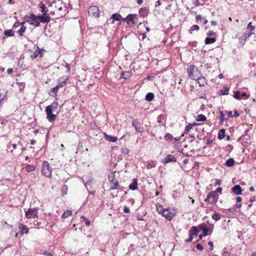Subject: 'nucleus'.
Wrapping results in <instances>:
<instances>
[{
	"mask_svg": "<svg viewBox=\"0 0 256 256\" xmlns=\"http://www.w3.org/2000/svg\"><path fill=\"white\" fill-rule=\"evenodd\" d=\"M222 188L218 187L215 190L212 191L207 196L206 198H205L204 201L208 202L210 204H216L218 200L220 194H222Z\"/></svg>",
	"mask_w": 256,
	"mask_h": 256,
	"instance_id": "2",
	"label": "nucleus"
},
{
	"mask_svg": "<svg viewBox=\"0 0 256 256\" xmlns=\"http://www.w3.org/2000/svg\"><path fill=\"white\" fill-rule=\"evenodd\" d=\"M247 29L250 32H252L255 29V27L252 26V22H250L248 25Z\"/></svg>",
	"mask_w": 256,
	"mask_h": 256,
	"instance_id": "47",
	"label": "nucleus"
},
{
	"mask_svg": "<svg viewBox=\"0 0 256 256\" xmlns=\"http://www.w3.org/2000/svg\"><path fill=\"white\" fill-rule=\"evenodd\" d=\"M68 80V78L66 76H64L58 79V86L62 88L66 85V82Z\"/></svg>",
	"mask_w": 256,
	"mask_h": 256,
	"instance_id": "13",
	"label": "nucleus"
},
{
	"mask_svg": "<svg viewBox=\"0 0 256 256\" xmlns=\"http://www.w3.org/2000/svg\"><path fill=\"white\" fill-rule=\"evenodd\" d=\"M188 77L192 80H196L201 74L200 71L194 64L189 65L186 69Z\"/></svg>",
	"mask_w": 256,
	"mask_h": 256,
	"instance_id": "3",
	"label": "nucleus"
},
{
	"mask_svg": "<svg viewBox=\"0 0 256 256\" xmlns=\"http://www.w3.org/2000/svg\"><path fill=\"white\" fill-rule=\"evenodd\" d=\"M196 248L198 250H202L204 249L203 246L200 244H197L196 246Z\"/></svg>",
	"mask_w": 256,
	"mask_h": 256,
	"instance_id": "59",
	"label": "nucleus"
},
{
	"mask_svg": "<svg viewBox=\"0 0 256 256\" xmlns=\"http://www.w3.org/2000/svg\"><path fill=\"white\" fill-rule=\"evenodd\" d=\"M156 206L158 212L162 216L166 208H164L162 205L160 204H156Z\"/></svg>",
	"mask_w": 256,
	"mask_h": 256,
	"instance_id": "29",
	"label": "nucleus"
},
{
	"mask_svg": "<svg viewBox=\"0 0 256 256\" xmlns=\"http://www.w3.org/2000/svg\"><path fill=\"white\" fill-rule=\"evenodd\" d=\"M108 180L110 184V190L120 188L119 182L116 178L115 172H110L108 174Z\"/></svg>",
	"mask_w": 256,
	"mask_h": 256,
	"instance_id": "5",
	"label": "nucleus"
},
{
	"mask_svg": "<svg viewBox=\"0 0 256 256\" xmlns=\"http://www.w3.org/2000/svg\"><path fill=\"white\" fill-rule=\"evenodd\" d=\"M72 215V212L70 210H66L65 211L62 216V218H66Z\"/></svg>",
	"mask_w": 256,
	"mask_h": 256,
	"instance_id": "33",
	"label": "nucleus"
},
{
	"mask_svg": "<svg viewBox=\"0 0 256 256\" xmlns=\"http://www.w3.org/2000/svg\"><path fill=\"white\" fill-rule=\"evenodd\" d=\"M65 67L66 68L68 72H70V64L66 62L65 64Z\"/></svg>",
	"mask_w": 256,
	"mask_h": 256,
	"instance_id": "58",
	"label": "nucleus"
},
{
	"mask_svg": "<svg viewBox=\"0 0 256 256\" xmlns=\"http://www.w3.org/2000/svg\"><path fill=\"white\" fill-rule=\"evenodd\" d=\"M176 158H174L173 155L168 154H167L166 156L163 160L162 162L164 164H166L170 162H176Z\"/></svg>",
	"mask_w": 256,
	"mask_h": 256,
	"instance_id": "17",
	"label": "nucleus"
},
{
	"mask_svg": "<svg viewBox=\"0 0 256 256\" xmlns=\"http://www.w3.org/2000/svg\"><path fill=\"white\" fill-rule=\"evenodd\" d=\"M12 149L10 150V152H11L12 154V152H13V150H16V148L17 145H16V144H12Z\"/></svg>",
	"mask_w": 256,
	"mask_h": 256,
	"instance_id": "61",
	"label": "nucleus"
},
{
	"mask_svg": "<svg viewBox=\"0 0 256 256\" xmlns=\"http://www.w3.org/2000/svg\"><path fill=\"white\" fill-rule=\"evenodd\" d=\"M164 139L166 140V141H170V142H172V141L174 140L177 141V140H180V138H174V136H172V134H170V133H167L165 134L164 136Z\"/></svg>",
	"mask_w": 256,
	"mask_h": 256,
	"instance_id": "23",
	"label": "nucleus"
},
{
	"mask_svg": "<svg viewBox=\"0 0 256 256\" xmlns=\"http://www.w3.org/2000/svg\"><path fill=\"white\" fill-rule=\"evenodd\" d=\"M26 30V27L25 26H21L20 30L18 31V34L20 36H24V33L25 32Z\"/></svg>",
	"mask_w": 256,
	"mask_h": 256,
	"instance_id": "36",
	"label": "nucleus"
},
{
	"mask_svg": "<svg viewBox=\"0 0 256 256\" xmlns=\"http://www.w3.org/2000/svg\"><path fill=\"white\" fill-rule=\"evenodd\" d=\"M38 54L40 58H42L44 56V52H46L44 48H40L38 49Z\"/></svg>",
	"mask_w": 256,
	"mask_h": 256,
	"instance_id": "49",
	"label": "nucleus"
},
{
	"mask_svg": "<svg viewBox=\"0 0 256 256\" xmlns=\"http://www.w3.org/2000/svg\"><path fill=\"white\" fill-rule=\"evenodd\" d=\"M25 169L28 172H33L36 170V166L33 164H28L26 166Z\"/></svg>",
	"mask_w": 256,
	"mask_h": 256,
	"instance_id": "25",
	"label": "nucleus"
},
{
	"mask_svg": "<svg viewBox=\"0 0 256 256\" xmlns=\"http://www.w3.org/2000/svg\"><path fill=\"white\" fill-rule=\"evenodd\" d=\"M227 114L228 115L229 118L233 117L232 112V111H228L226 112Z\"/></svg>",
	"mask_w": 256,
	"mask_h": 256,
	"instance_id": "63",
	"label": "nucleus"
},
{
	"mask_svg": "<svg viewBox=\"0 0 256 256\" xmlns=\"http://www.w3.org/2000/svg\"><path fill=\"white\" fill-rule=\"evenodd\" d=\"M212 218L214 220L218 221L221 218V214L218 212H214L212 216Z\"/></svg>",
	"mask_w": 256,
	"mask_h": 256,
	"instance_id": "41",
	"label": "nucleus"
},
{
	"mask_svg": "<svg viewBox=\"0 0 256 256\" xmlns=\"http://www.w3.org/2000/svg\"><path fill=\"white\" fill-rule=\"evenodd\" d=\"M206 120V117L202 114H198L196 118L197 122H204Z\"/></svg>",
	"mask_w": 256,
	"mask_h": 256,
	"instance_id": "39",
	"label": "nucleus"
},
{
	"mask_svg": "<svg viewBox=\"0 0 256 256\" xmlns=\"http://www.w3.org/2000/svg\"><path fill=\"white\" fill-rule=\"evenodd\" d=\"M200 27H199V26H198L196 25V24L194 25V26H192L190 28V30H189V32H190V34H192L193 32H194V30L198 31V30H200Z\"/></svg>",
	"mask_w": 256,
	"mask_h": 256,
	"instance_id": "42",
	"label": "nucleus"
},
{
	"mask_svg": "<svg viewBox=\"0 0 256 256\" xmlns=\"http://www.w3.org/2000/svg\"><path fill=\"white\" fill-rule=\"evenodd\" d=\"M122 21L126 22L130 26H135L138 22L137 14H129L126 18H123Z\"/></svg>",
	"mask_w": 256,
	"mask_h": 256,
	"instance_id": "8",
	"label": "nucleus"
},
{
	"mask_svg": "<svg viewBox=\"0 0 256 256\" xmlns=\"http://www.w3.org/2000/svg\"><path fill=\"white\" fill-rule=\"evenodd\" d=\"M24 20L30 24L36 27L40 26V22L38 16H36L33 14H27L24 16Z\"/></svg>",
	"mask_w": 256,
	"mask_h": 256,
	"instance_id": "6",
	"label": "nucleus"
},
{
	"mask_svg": "<svg viewBox=\"0 0 256 256\" xmlns=\"http://www.w3.org/2000/svg\"><path fill=\"white\" fill-rule=\"evenodd\" d=\"M221 184H222V180H220L215 179L214 184V186H220Z\"/></svg>",
	"mask_w": 256,
	"mask_h": 256,
	"instance_id": "52",
	"label": "nucleus"
},
{
	"mask_svg": "<svg viewBox=\"0 0 256 256\" xmlns=\"http://www.w3.org/2000/svg\"><path fill=\"white\" fill-rule=\"evenodd\" d=\"M225 136V130L224 128H222L218 132V138L222 140V139Z\"/></svg>",
	"mask_w": 256,
	"mask_h": 256,
	"instance_id": "37",
	"label": "nucleus"
},
{
	"mask_svg": "<svg viewBox=\"0 0 256 256\" xmlns=\"http://www.w3.org/2000/svg\"><path fill=\"white\" fill-rule=\"evenodd\" d=\"M198 228L203 232L204 236H206L212 234V231L209 232L208 228L205 224H200Z\"/></svg>",
	"mask_w": 256,
	"mask_h": 256,
	"instance_id": "14",
	"label": "nucleus"
},
{
	"mask_svg": "<svg viewBox=\"0 0 256 256\" xmlns=\"http://www.w3.org/2000/svg\"><path fill=\"white\" fill-rule=\"evenodd\" d=\"M132 76V72H123L122 73L121 78L125 79L128 80Z\"/></svg>",
	"mask_w": 256,
	"mask_h": 256,
	"instance_id": "30",
	"label": "nucleus"
},
{
	"mask_svg": "<svg viewBox=\"0 0 256 256\" xmlns=\"http://www.w3.org/2000/svg\"><path fill=\"white\" fill-rule=\"evenodd\" d=\"M38 20L40 22H40L42 23H48L50 21V17L49 14H42L38 15Z\"/></svg>",
	"mask_w": 256,
	"mask_h": 256,
	"instance_id": "15",
	"label": "nucleus"
},
{
	"mask_svg": "<svg viewBox=\"0 0 256 256\" xmlns=\"http://www.w3.org/2000/svg\"><path fill=\"white\" fill-rule=\"evenodd\" d=\"M38 48H39V47L38 46V45H34V52L30 54V58H32V59L36 58L38 56H39L38 50Z\"/></svg>",
	"mask_w": 256,
	"mask_h": 256,
	"instance_id": "22",
	"label": "nucleus"
},
{
	"mask_svg": "<svg viewBox=\"0 0 256 256\" xmlns=\"http://www.w3.org/2000/svg\"><path fill=\"white\" fill-rule=\"evenodd\" d=\"M240 96V94L239 92H236L234 94V98L238 100H240L242 97Z\"/></svg>",
	"mask_w": 256,
	"mask_h": 256,
	"instance_id": "48",
	"label": "nucleus"
},
{
	"mask_svg": "<svg viewBox=\"0 0 256 256\" xmlns=\"http://www.w3.org/2000/svg\"><path fill=\"white\" fill-rule=\"evenodd\" d=\"M232 192L236 195H239L242 194V189L240 185H235L232 188Z\"/></svg>",
	"mask_w": 256,
	"mask_h": 256,
	"instance_id": "19",
	"label": "nucleus"
},
{
	"mask_svg": "<svg viewBox=\"0 0 256 256\" xmlns=\"http://www.w3.org/2000/svg\"><path fill=\"white\" fill-rule=\"evenodd\" d=\"M4 34L8 36H13L14 35V32L12 30H6L4 31Z\"/></svg>",
	"mask_w": 256,
	"mask_h": 256,
	"instance_id": "35",
	"label": "nucleus"
},
{
	"mask_svg": "<svg viewBox=\"0 0 256 256\" xmlns=\"http://www.w3.org/2000/svg\"><path fill=\"white\" fill-rule=\"evenodd\" d=\"M138 181L136 178H134L132 180V182L131 184H130L128 188L131 190H136L138 189Z\"/></svg>",
	"mask_w": 256,
	"mask_h": 256,
	"instance_id": "24",
	"label": "nucleus"
},
{
	"mask_svg": "<svg viewBox=\"0 0 256 256\" xmlns=\"http://www.w3.org/2000/svg\"><path fill=\"white\" fill-rule=\"evenodd\" d=\"M228 89L227 88H224L222 92L223 95L228 94Z\"/></svg>",
	"mask_w": 256,
	"mask_h": 256,
	"instance_id": "56",
	"label": "nucleus"
},
{
	"mask_svg": "<svg viewBox=\"0 0 256 256\" xmlns=\"http://www.w3.org/2000/svg\"><path fill=\"white\" fill-rule=\"evenodd\" d=\"M82 218H83L84 220L86 225V226H90V222L88 218H85L84 216H82Z\"/></svg>",
	"mask_w": 256,
	"mask_h": 256,
	"instance_id": "50",
	"label": "nucleus"
},
{
	"mask_svg": "<svg viewBox=\"0 0 256 256\" xmlns=\"http://www.w3.org/2000/svg\"><path fill=\"white\" fill-rule=\"evenodd\" d=\"M60 88V86H56V87L54 88H52V94H54L52 95V96H56L57 95V93L58 91V90Z\"/></svg>",
	"mask_w": 256,
	"mask_h": 256,
	"instance_id": "44",
	"label": "nucleus"
},
{
	"mask_svg": "<svg viewBox=\"0 0 256 256\" xmlns=\"http://www.w3.org/2000/svg\"><path fill=\"white\" fill-rule=\"evenodd\" d=\"M148 10L146 8H142L139 10V14L140 16L144 17L148 16Z\"/></svg>",
	"mask_w": 256,
	"mask_h": 256,
	"instance_id": "26",
	"label": "nucleus"
},
{
	"mask_svg": "<svg viewBox=\"0 0 256 256\" xmlns=\"http://www.w3.org/2000/svg\"><path fill=\"white\" fill-rule=\"evenodd\" d=\"M110 18L112 20L111 24H114V20L120 21L122 20V16L120 14H114L111 16Z\"/></svg>",
	"mask_w": 256,
	"mask_h": 256,
	"instance_id": "21",
	"label": "nucleus"
},
{
	"mask_svg": "<svg viewBox=\"0 0 256 256\" xmlns=\"http://www.w3.org/2000/svg\"><path fill=\"white\" fill-rule=\"evenodd\" d=\"M208 244L210 246V250H212L214 248L213 242H209Z\"/></svg>",
	"mask_w": 256,
	"mask_h": 256,
	"instance_id": "60",
	"label": "nucleus"
},
{
	"mask_svg": "<svg viewBox=\"0 0 256 256\" xmlns=\"http://www.w3.org/2000/svg\"><path fill=\"white\" fill-rule=\"evenodd\" d=\"M104 135L105 139L108 142H116L118 140L116 136L108 135L106 133H104Z\"/></svg>",
	"mask_w": 256,
	"mask_h": 256,
	"instance_id": "20",
	"label": "nucleus"
},
{
	"mask_svg": "<svg viewBox=\"0 0 256 256\" xmlns=\"http://www.w3.org/2000/svg\"><path fill=\"white\" fill-rule=\"evenodd\" d=\"M88 12L89 15L94 17H98L100 16V10L97 6H91L89 8Z\"/></svg>",
	"mask_w": 256,
	"mask_h": 256,
	"instance_id": "12",
	"label": "nucleus"
},
{
	"mask_svg": "<svg viewBox=\"0 0 256 256\" xmlns=\"http://www.w3.org/2000/svg\"><path fill=\"white\" fill-rule=\"evenodd\" d=\"M132 126L137 131H138L140 128V124L138 119L133 120L132 121Z\"/></svg>",
	"mask_w": 256,
	"mask_h": 256,
	"instance_id": "27",
	"label": "nucleus"
},
{
	"mask_svg": "<svg viewBox=\"0 0 256 256\" xmlns=\"http://www.w3.org/2000/svg\"><path fill=\"white\" fill-rule=\"evenodd\" d=\"M58 102L57 100H54L52 103L50 105H49L48 106H50L52 109L54 110L58 108Z\"/></svg>",
	"mask_w": 256,
	"mask_h": 256,
	"instance_id": "40",
	"label": "nucleus"
},
{
	"mask_svg": "<svg viewBox=\"0 0 256 256\" xmlns=\"http://www.w3.org/2000/svg\"><path fill=\"white\" fill-rule=\"evenodd\" d=\"M197 78H196L195 80H197L198 83L199 84V86H204L207 84V80L205 77L202 76V74H200L199 76L197 77Z\"/></svg>",
	"mask_w": 256,
	"mask_h": 256,
	"instance_id": "16",
	"label": "nucleus"
},
{
	"mask_svg": "<svg viewBox=\"0 0 256 256\" xmlns=\"http://www.w3.org/2000/svg\"><path fill=\"white\" fill-rule=\"evenodd\" d=\"M40 8L41 9V12H42V14H48V10L46 7L45 4L44 3H42V2L40 3Z\"/></svg>",
	"mask_w": 256,
	"mask_h": 256,
	"instance_id": "28",
	"label": "nucleus"
},
{
	"mask_svg": "<svg viewBox=\"0 0 256 256\" xmlns=\"http://www.w3.org/2000/svg\"><path fill=\"white\" fill-rule=\"evenodd\" d=\"M124 212L125 213H129L130 212L129 208L126 206H124Z\"/></svg>",
	"mask_w": 256,
	"mask_h": 256,
	"instance_id": "57",
	"label": "nucleus"
},
{
	"mask_svg": "<svg viewBox=\"0 0 256 256\" xmlns=\"http://www.w3.org/2000/svg\"><path fill=\"white\" fill-rule=\"evenodd\" d=\"M20 25V22L17 20L16 21L14 24H13V26H12V28H17L18 26H19Z\"/></svg>",
	"mask_w": 256,
	"mask_h": 256,
	"instance_id": "55",
	"label": "nucleus"
},
{
	"mask_svg": "<svg viewBox=\"0 0 256 256\" xmlns=\"http://www.w3.org/2000/svg\"><path fill=\"white\" fill-rule=\"evenodd\" d=\"M54 110L50 108V106H47L46 108V118L50 122H54L56 119V115L52 114V112Z\"/></svg>",
	"mask_w": 256,
	"mask_h": 256,
	"instance_id": "10",
	"label": "nucleus"
},
{
	"mask_svg": "<svg viewBox=\"0 0 256 256\" xmlns=\"http://www.w3.org/2000/svg\"><path fill=\"white\" fill-rule=\"evenodd\" d=\"M52 168L50 167V164L46 160L42 162L41 172L42 176L51 178L52 176Z\"/></svg>",
	"mask_w": 256,
	"mask_h": 256,
	"instance_id": "4",
	"label": "nucleus"
},
{
	"mask_svg": "<svg viewBox=\"0 0 256 256\" xmlns=\"http://www.w3.org/2000/svg\"><path fill=\"white\" fill-rule=\"evenodd\" d=\"M154 98V94L152 92H149L146 94V100L148 102H150Z\"/></svg>",
	"mask_w": 256,
	"mask_h": 256,
	"instance_id": "34",
	"label": "nucleus"
},
{
	"mask_svg": "<svg viewBox=\"0 0 256 256\" xmlns=\"http://www.w3.org/2000/svg\"><path fill=\"white\" fill-rule=\"evenodd\" d=\"M193 128V127L192 126V125H191V124H188V125L186 126L184 130V132L186 134H188L189 132H190V130Z\"/></svg>",
	"mask_w": 256,
	"mask_h": 256,
	"instance_id": "45",
	"label": "nucleus"
},
{
	"mask_svg": "<svg viewBox=\"0 0 256 256\" xmlns=\"http://www.w3.org/2000/svg\"><path fill=\"white\" fill-rule=\"evenodd\" d=\"M240 116L237 110H235L234 112V114L233 115V117L237 118Z\"/></svg>",
	"mask_w": 256,
	"mask_h": 256,
	"instance_id": "64",
	"label": "nucleus"
},
{
	"mask_svg": "<svg viewBox=\"0 0 256 256\" xmlns=\"http://www.w3.org/2000/svg\"><path fill=\"white\" fill-rule=\"evenodd\" d=\"M17 84L18 85V88H19V90L20 91V92H22L24 89V88H25V83L24 82H19V83H17Z\"/></svg>",
	"mask_w": 256,
	"mask_h": 256,
	"instance_id": "46",
	"label": "nucleus"
},
{
	"mask_svg": "<svg viewBox=\"0 0 256 256\" xmlns=\"http://www.w3.org/2000/svg\"><path fill=\"white\" fill-rule=\"evenodd\" d=\"M18 228L20 230V233L21 235H23L24 234H27L29 232L28 228L22 224H20L18 226Z\"/></svg>",
	"mask_w": 256,
	"mask_h": 256,
	"instance_id": "18",
	"label": "nucleus"
},
{
	"mask_svg": "<svg viewBox=\"0 0 256 256\" xmlns=\"http://www.w3.org/2000/svg\"><path fill=\"white\" fill-rule=\"evenodd\" d=\"M44 254L46 256H54V255L50 252H48L47 250H44V252L40 254Z\"/></svg>",
	"mask_w": 256,
	"mask_h": 256,
	"instance_id": "53",
	"label": "nucleus"
},
{
	"mask_svg": "<svg viewBox=\"0 0 256 256\" xmlns=\"http://www.w3.org/2000/svg\"><path fill=\"white\" fill-rule=\"evenodd\" d=\"M219 120H220V124H222L224 122H227L228 119L225 118V115L222 111L220 112Z\"/></svg>",
	"mask_w": 256,
	"mask_h": 256,
	"instance_id": "31",
	"label": "nucleus"
},
{
	"mask_svg": "<svg viewBox=\"0 0 256 256\" xmlns=\"http://www.w3.org/2000/svg\"><path fill=\"white\" fill-rule=\"evenodd\" d=\"M234 158H228L226 162V165L228 166H234Z\"/></svg>",
	"mask_w": 256,
	"mask_h": 256,
	"instance_id": "38",
	"label": "nucleus"
},
{
	"mask_svg": "<svg viewBox=\"0 0 256 256\" xmlns=\"http://www.w3.org/2000/svg\"><path fill=\"white\" fill-rule=\"evenodd\" d=\"M206 34L208 36H212L215 35L216 33L212 30H209L208 32Z\"/></svg>",
	"mask_w": 256,
	"mask_h": 256,
	"instance_id": "54",
	"label": "nucleus"
},
{
	"mask_svg": "<svg viewBox=\"0 0 256 256\" xmlns=\"http://www.w3.org/2000/svg\"><path fill=\"white\" fill-rule=\"evenodd\" d=\"M155 166H156L155 162L154 161H150V162H148L146 166L147 169H150V168H152L155 167Z\"/></svg>",
	"mask_w": 256,
	"mask_h": 256,
	"instance_id": "43",
	"label": "nucleus"
},
{
	"mask_svg": "<svg viewBox=\"0 0 256 256\" xmlns=\"http://www.w3.org/2000/svg\"><path fill=\"white\" fill-rule=\"evenodd\" d=\"M199 230L198 228L195 226H192L189 231V238L188 240H186V242H190L193 239V236H197L198 235Z\"/></svg>",
	"mask_w": 256,
	"mask_h": 256,
	"instance_id": "11",
	"label": "nucleus"
},
{
	"mask_svg": "<svg viewBox=\"0 0 256 256\" xmlns=\"http://www.w3.org/2000/svg\"><path fill=\"white\" fill-rule=\"evenodd\" d=\"M49 6L50 14L54 16L55 19L64 16L68 12V8L62 0H54Z\"/></svg>",
	"mask_w": 256,
	"mask_h": 256,
	"instance_id": "1",
	"label": "nucleus"
},
{
	"mask_svg": "<svg viewBox=\"0 0 256 256\" xmlns=\"http://www.w3.org/2000/svg\"><path fill=\"white\" fill-rule=\"evenodd\" d=\"M122 154H127L128 153V148H122Z\"/></svg>",
	"mask_w": 256,
	"mask_h": 256,
	"instance_id": "62",
	"label": "nucleus"
},
{
	"mask_svg": "<svg viewBox=\"0 0 256 256\" xmlns=\"http://www.w3.org/2000/svg\"><path fill=\"white\" fill-rule=\"evenodd\" d=\"M216 41L215 38H206L204 40V42L206 44H209L214 43Z\"/></svg>",
	"mask_w": 256,
	"mask_h": 256,
	"instance_id": "32",
	"label": "nucleus"
},
{
	"mask_svg": "<svg viewBox=\"0 0 256 256\" xmlns=\"http://www.w3.org/2000/svg\"><path fill=\"white\" fill-rule=\"evenodd\" d=\"M38 208H30L27 211L25 210V216L26 218H38Z\"/></svg>",
	"mask_w": 256,
	"mask_h": 256,
	"instance_id": "7",
	"label": "nucleus"
},
{
	"mask_svg": "<svg viewBox=\"0 0 256 256\" xmlns=\"http://www.w3.org/2000/svg\"><path fill=\"white\" fill-rule=\"evenodd\" d=\"M176 210L168 208H166L162 216L164 217L167 220L170 221L176 215Z\"/></svg>",
	"mask_w": 256,
	"mask_h": 256,
	"instance_id": "9",
	"label": "nucleus"
},
{
	"mask_svg": "<svg viewBox=\"0 0 256 256\" xmlns=\"http://www.w3.org/2000/svg\"><path fill=\"white\" fill-rule=\"evenodd\" d=\"M202 16L200 14L196 15V21L197 23L199 22V21H200L202 20Z\"/></svg>",
	"mask_w": 256,
	"mask_h": 256,
	"instance_id": "51",
	"label": "nucleus"
}]
</instances>
